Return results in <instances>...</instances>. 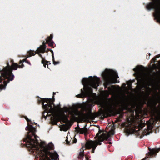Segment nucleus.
Wrapping results in <instances>:
<instances>
[{"label":"nucleus","mask_w":160,"mask_h":160,"mask_svg":"<svg viewBox=\"0 0 160 160\" xmlns=\"http://www.w3.org/2000/svg\"><path fill=\"white\" fill-rule=\"evenodd\" d=\"M132 84V82H130V83H129L128 84L130 85H131Z\"/></svg>","instance_id":"nucleus-42"},{"label":"nucleus","mask_w":160,"mask_h":160,"mask_svg":"<svg viewBox=\"0 0 160 160\" xmlns=\"http://www.w3.org/2000/svg\"><path fill=\"white\" fill-rule=\"evenodd\" d=\"M85 158L87 160H88L89 159V158H90V156H89L88 157L87 156V155L86 154V155H85Z\"/></svg>","instance_id":"nucleus-27"},{"label":"nucleus","mask_w":160,"mask_h":160,"mask_svg":"<svg viewBox=\"0 0 160 160\" xmlns=\"http://www.w3.org/2000/svg\"><path fill=\"white\" fill-rule=\"evenodd\" d=\"M50 152L52 155L48 153L43 154L40 156H36L35 159L36 160H58V155L56 152L53 153L50 151Z\"/></svg>","instance_id":"nucleus-6"},{"label":"nucleus","mask_w":160,"mask_h":160,"mask_svg":"<svg viewBox=\"0 0 160 160\" xmlns=\"http://www.w3.org/2000/svg\"><path fill=\"white\" fill-rule=\"evenodd\" d=\"M121 121V119H120V118H118L117 119L115 122H120Z\"/></svg>","instance_id":"nucleus-30"},{"label":"nucleus","mask_w":160,"mask_h":160,"mask_svg":"<svg viewBox=\"0 0 160 160\" xmlns=\"http://www.w3.org/2000/svg\"><path fill=\"white\" fill-rule=\"evenodd\" d=\"M137 68H138V70H140V69H140V68L139 67V66H137Z\"/></svg>","instance_id":"nucleus-36"},{"label":"nucleus","mask_w":160,"mask_h":160,"mask_svg":"<svg viewBox=\"0 0 160 160\" xmlns=\"http://www.w3.org/2000/svg\"><path fill=\"white\" fill-rule=\"evenodd\" d=\"M137 132V133L138 134V131H137L135 130H134L133 131V132Z\"/></svg>","instance_id":"nucleus-33"},{"label":"nucleus","mask_w":160,"mask_h":160,"mask_svg":"<svg viewBox=\"0 0 160 160\" xmlns=\"http://www.w3.org/2000/svg\"><path fill=\"white\" fill-rule=\"evenodd\" d=\"M133 70L135 71H136V69L135 68H134L133 69Z\"/></svg>","instance_id":"nucleus-41"},{"label":"nucleus","mask_w":160,"mask_h":160,"mask_svg":"<svg viewBox=\"0 0 160 160\" xmlns=\"http://www.w3.org/2000/svg\"><path fill=\"white\" fill-rule=\"evenodd\" d=\"M102 76L105 80L104 85L105 88L112 84L119 82L117 80L119 78L117 72L112 70L106 69L102 73Z\"/></svg>","instance_id":"nucleus-4"},{"label":"nucleus","mask_w":160,"mask_h":160,"mask_svg":"<svg viewBox=\"0 0 160 160\" xmlns=\"http://www.w3.org/2000/svg\"><path fill=\"white\" fill-rule=\"evenodd\" d=\"M94 141L95 142V143L96 144H98V145H101V143H100L101 142H99L98 140L97 141Z\"/></svg>","instance_id":"nucleus-26"},{"label":"nucleus","mask_w":160,"mask_h":160,"mask_svg":"<svg viewBox=\"0 0 160 160\" xmlns=\"http://www.w3.org/2000/svg\"><path fill=\"white\" fill-rule=\"evenodd\" d=\"M142 136H141V138H142Z\"/></svg>","instance_id":"nucleus-44"},{"label":"nucleus","mask_w":160,"mask_h":160,"mask_svg":"<svg viewBox=\"0 0 160 160\" xmlns=\"http://www.w3.org/2000/svg\"><path fill=\"white\" fill-rule=\"evenodd\" d=\"M46 47L43 46V45H40L39 47L35 51V53H44L46 52Z\"/></svg>","instance_id":"nucleus-13"},{"label":"nucleus","mask_w":160,"mask_h":160,"mask_svg":"<svg viewBox=\"0 0 160 160\" xmlns=\"http://www.w3.org/2000/svg\"><path fill=\"white\" fill-rule=\"evenodd\" d=\"M49 62L47 64H46V65H47V68H49H49L48 67V65L49 64H51V63H50V62H49Z\"/></svg>","instance_id":"nucleus-32"},{"label":"nucleus","mask_w":160,"mask_h":160,"mask_svg":"<svg viewBox=\"0 0 160 160\" xmlns=\"http://www.w3.org/2000/svg\"><path fill=\"white\" fill-rule=\"evenodd\" d=\"M26 62L27 63L29 64L30 65H31L30 62L28 60H27L26 61Z\"/></svg>","instance_id":"nucleus-31"},{"label":"nucleus","mask_w":160,"mask_h":160,"mask_svg":"<svg viewBox=\"0 0 160 160\" xmlns=\"http://www.w3.org/2000/svg\"><path fill=\"white\" fill-rule=\"evenodd\" d=\"M73 143H76L77 142V140L76 138H74L73 139Z\"/></svg>","instance_id":"nucleus-29"},{"label":"nucleus","mask_w":160,"mask_h":160,"mask_svg":"<svg viewBox=\"0 0 160 160\" xmlns=\"http://www.w3.org/2000/svg\"><path fill=\"white\" fill-rule=\"evenodd\" d=\"M53 37V35L51 34L47 38H46V43L48 44L49 46L51 47L52 48H54V42L52 40Z\"/></svg>","instance_id":"nucleus-11"},{"label":"nucleus","mask_w":160,"mask_h":160,"mask_svg":"<svg viewBox=\"0 0 160 160\" xmlns=\"http://www.w3.org/2000/svg\"><path fill=\"white\" fill-rule=\"evenodd\" d=\"M114 134V132H112V133H111V134L112 135H113V134Z\"/></svg>","instance_id":"nucleus-38"},{"label":"nucleus","mask_w":160,"mask_h":160,"mask_svg":"<svg viewBox=\"0 0 160 160\" xmlns=\"http://www.w3.org/2000/svg\"><path fill=\"white\" fill-rule=\"evenodd\" d=\"M98 146V144L95 143V142L92 140L87 142L85 145V150L90 149L92 148L91 151V153H93L94 151Z\"/></svg>","instance_id":"nucleus-7"},{"label":"nucleus","mask_w":160,"mask_h":160,"mask_svg":"<svg viewBox=\"0 0 160 160\" xmlns=\"http://www.w3.org/2000/svg\"><path fill=\"white\" fill-rule=\"evenodd\" d=\"M46 42H45L44 41L42 42V44L41 45H43V46L47 47L46 45V44L47 43H46V40L45 39Z\"/></svg>","instance_id":"nucleus-24"},{"label":"nucleus","mask_w":160,"mask_h":160,"mask_svg":"<svg viewBox=\"0 0 160 160\" xmlns=\"http://www.w3.org/2000/svg\"><path fill=\"white\" fill-rule=\"evenodd\" d=\"M48 51H50V52H51L52 57H53L54 53H53V51H52V49H50L48 48L47 49V50H46L45 52H48Z\"/></svg>","instance_id":"nucleus-20"},{"label":"nucleus","mask_w":160,"mask_h":160,"mask_svg":"<svg viewBox=\"0 0 160 160\" xmlns=\"http://www.w3.org/2000/svg\"><path fill=\"white\" fill-rule=\"evenodd\" d=\"M57 122L56 121H55L54 122V123L55 124H57Z\"/></svg>","instance_id":"nucleus-40"},{"label":"nucleus","mask_w":160,"mask_h":160,"mask_svg":"<svg viewBox=\"0 0 160 160\" xmlns=\"http://www.w3.org/2000/svg\"><path fill=\"white\" fill-rule=\"evenodd\" d=\"M21 65H19L18 68H22L24 67V64L22 63H21Z\"/></svg>","instance_id":"nucleus-25"},{"label":"nucleus","mask_w":160,"mask_h":160,"mask_svg":"<svg viewBox=\"0 0 160 160\" xmlns=\"http://www.w3.org/2000/svg\"><path fill=\"white\" fill-rule=\"evenodd\" d=\"M123 114H120L119 115V117H118L119 118H120V119H121L123 117Z\"/></svg>","instance_id":"nucleus-28"},{"label":"nucleus","mask_w":160,"mask_h":160,"mask_svg":"<svg viewBox=\"0 0 160 160\" xmlns=\"http://www.w3.org/2000/svg\"><path fill=\"white\" fill-rule=\"evenodd\" d=\"M102 132V131L99 129L98 132L97 133L95 138L97 139L99 142H102L104 140V137L106 136V134L103 133L99 135Z\"/></svg>","instance_id":"nucleus-10"},{"label":"nucleus","mask_w":160,"mask_h":160,"mask_svg":"<svg viewBox=\"0 0 160 160\" xmlns=\"http://www.w3.org/2000/svg\"><path fill=\"white\" fill-rule=\"evenodd\" d=\"M156 60V58H153L152 60H153L154 62Z\"/></svg>","instance_id":"nucleus-34"},{"label":"nucleus","mask_w":160,"mask_h":160,"mask_svg":"<svg viewBox=\"0 0 160 160\" xmlns=\"http://www.w3.org/2000/svg\"><path fill=\"white\" fill-rule=\"evenodd\" d=\"M79 112L78 110H77L73 112H70V114L72 115L73 118H75L76 116L79 115Z\"/></svg>","instance_id":"nucleus-18"},{"label":"nucleus","mask_w":160,"mask_h":160,"mask_svg":"<svg viewBox=\"0 0 160 160\" xmlns=\"http://www.w3.org/2000/svg\"><path fill=\"white\" fill-rule=\"evenodd\" d=\"M141 66V67H143V66Z\"/></svg>","instance_id":"nucleus-45"},{"label":"nucleus","mask_w":160,"mask_h":160,"mask_svg":"<svg viewBox=\"0 0 160 160\" xmlns=\"http://www.w3.org/2000/svg\"><path fill=\"white\" fill-rule=\"evenodd\" d=\"M24 118L28 122H31V120L29 119L26 116H24Z\"/></svg>","instance_id":"nucleus-23"},{"label":"nucleus","mask_w":160,"mask_h":160,"mask_svg":"<svg viewBox=\"0 0 160 160\" xmlns=\"http://www.w3.org/2000/svg\"><path fill=\"white\" fill-rule=\"evenodd\" d=\"M84 148H85V146H83L82 148L80 150V152L78 156V157L79 159H82L83 158L84 156V150L85 149H83Z\"/></svg>","instance_id":"nucleus-15"},{"label":"nucleus","mask_w":160,"mask_h":160,"mask_svg":"<svg viewBox=\"0 0 160 160\" xmlns=\"http://www.w3.org/2000/svg\"><path fill=\"white\" fill-rule=\"evenodd\" d=\"M104 113V112H102V113L103 114H104V113Z\"/></svg>","instance_id":"nucleus-43"},{"label":"nucleus","mask_w":160,"mask_h":160,"mask_svg":"<svg viewBox=\"0 0 160 160\" xmlns=\"http://www.w3.org/2000/svg\"><path fill=\"white\" fill-rule=\"evenodd\" d=\"M111 134L108 133L107 134H106V136L104 137V140H106L109 141V144H111L112 142L110 141H111Z\"/></svg>","instance_id":"nucleus-17"},{"label":"nucleus","mask_w":160,"mask_h":160,"mask_svg":"<svg viewBox=\"0 0 160 160\" xmlns=\"http://www.w3.org/2000/svg\"><path fill=\"white\" fill-rule=\"evenodd\" d=\"M28 57H30L32 56H34L36 54V53H35V51L32 50H30L28 51ZM37 54H38L39 56L42 59L41 63L43 64L44 67L45 68L46 67V64L49 62L48 61L45 60V59L43 57L42 55L40 53H37Z\"/></svg>","instance_id":"nucleus-8"},{"label":"nucleus","mask_w":160,"mask_h":160,"mask_svg":"<svg viewBox=\"0 0 160 160\" xmlns=\"http://www.w3.org/2000/svg\"><path fill=\"white\" fill-rule=\"evenodd\" d=\"M69 117V115H67L63 113L60 116V118L61 120L65 124L69 122L68 118Z\"/></svg>","instance_id":"nucleus-12"},{"label":"nucleus","mask_w":160,"mask_h":160,"mask_svg":"<svg viewBox=\"0 0 160 160\" xmlns=\"http://www.w3.org/2000/svg\"><path fill=\"white\" fill-rule=\"evenodd\" d=\"M7 66L4 67L2 70H0V83L4 80L3 82L4 84L0 85L1 89L5 88L6 86L10 81H12L14 78V76L12 73L11 66L9 64L8 62L7 63Z\"/></svg>","instance_id":"nucleus-3"},{"label":"nucleus","mask_w":160,"mask_h":160,"mask_svg":"<svg viewBox=\"0 0 160 160\" xmlns=\"http://www.w3.org/2000/svg\"><path fill=\"white\" fill-rule=\"evenodd\" d=\"M86 126L87 125L86 124L84 128H80L78 124L77 127L75 128L77 133H79L80 134H84L85 136H86L88 134V130L86 128Z\"/></svg>","instance_id":"nucleus-9"},{"label":"nucleus","mask_w":160,"mask_h":160,"mask_svg":"<svg viewBox=\"0 0 160 160\" xmlns=\"http://www.w3.org/2000/svg\"><path fill=\"white\" fill-rule=\"evenodd\" d=\"M11 61L12 62V64L11 65L12 73V70H17L18 68L19 65H18V64L17 63L13 62V60H11Z\"/></svg>","instance_id":"nucleus-16"},{"label":"nucleus","mask_w":160,"mask_h":160,"mask_svg":"<svg viewBox=\"0 0 160 160\" xmlns=\"http://www.w3.org/2000/svg\"><path fill=\"white\" fill-rule=\"evenodd\" d=\"M160 56V55H158L156 56V58H158Z\"/></svg>","instance_id":"nucleus-37"},{"label":"nucleus","mask_w":160,"mask_h":160,"mask_svg":"<svg viewBox=\"0 0 160 160\" xmlns=\"http://www.w3.org/2000/svg\"><path fill=\"white\" fill-rule=\"evenodd\" d=\"M66 143H67V144H69V142L68 141V139H66Z\"/></svg>","instance_id":"nucleus-35"},{"label":"nucleus","mask_w":160,"mask_h":160,"mask_svg":"<svg viewBox=\"0 0 160 160\" xmlns=\"http://www.w3.org/2000/svg\"><path fill=\"white\" fill-rule=\"evenodd\" d=\"M26 130H28L27 135L26 138L23 140L25 143L23 144L21 142V147H26L30 153L36 156H40L43 154L48 153L52 154L50 152L49 150H52L54 149V146L52 142L49 143L47 145L45 142H41L40 144L37 139L38 137L35 134L36 128L34 127L31 125H29L26 127Z\"/></svg>","instance_id":"nucleus-1"},{"label":"nucleus","mask_w":160,"mask_h":160,"mask_svg":"<svg viewBox=\"0 0 160 160\" xmlns=\"http://www.w3.org/2000/svg\"><path fill=\"white\" fill-rule=\"evenodd\" d=\"M89 78H83L82 79V83L84 86L83 89H81V92L84 96L86 97L89 94L92 93L93 90L92 87L97 89L99 85L100 79L98 78L92 76L89 77Z\"/></svg>","instance_id":"nucleus-2"},{"label":"nucleus","mask_w":160,"mask_h":160,"mask_svg":"<svg viewBox=\"0 0 160 160\" xmlns=\"http://www.w3.org/2000/svg\"><path fill=\"white\" fill-rule=\"evenodd\" d=\"M149 134V132H147V133L146 134H145V135H147Z\"/></svg>","instance_id":"nucleus-39"},{"label":"nucleus","mask_w":160,"mask_h":160,"mask_svg":"<svg viewBox=\"0 0 160 160\" xmlns=\"http://www.w3.org/2000/svg\"><path fill=\"white\" fill-rule=\"evenodd\" d=\"M55 94V92H53L52 99L41 98L40 100L38 101V103H41L43 108L46 111L51 112L52 110V105H54L53 102L55 100L54 97Z\"/></svg>","instance_id":"nucleus-5"},{"label":"nucleus","mask_w":160,"mask_h":160,"mask_svg":"<svg viewBox=\"0 0 160 160\" xmlns=\"http://www.w3.org/2000/svg\"><path fill=\"white\" fill-rule=\"evenodd\" d=\"M87 115L89 118L92 120H94L97 116L96 113H92L91 109L89 110V112Z\"/></svg>","instance_id":"nucleus-14"},{"label":"nucleus","mask_w":160,"mask_h":160,"mask_svg":"<svg viewBox=\"0 0 160 160\" xmlns=\"http://www.w3.org/2000/svg\"><path fill=\"white\" fill-rule=\"evenodd\" d=\"M52 60L53 61V64L54 65H56L60 63V62L59 61H58L56 62L55 61L54 56H53V57H52Z\"/></svg>","instance_id":"nucleus-19"},{"label":"nucleus","mask_w":160,"mask_h":160,"mask_svg":"<svg viewBox=\"0 0 160 160\" xmlns=\"http://www.w3.org/2000/svg\"><path fill=\"white\" fill-rule=\"evenodd\" d=\"M26 58L22 60H20L19 62V64H20L21 63H22L23 62H26V61L27 60Z\"/></svg>","instance_id":"nucleus-22"},{"label":"nucleus","mask_w":160,"mask_h":160,"mask_svg":"<svg viewBox=\"0 0 160 160\" xmlns=\"http://www.w3.org/2000/svg\"><path fill=\"white\" fill-rule=\"evenodd\" d=\"M77 97L79 98H82L84 97H86V96H84L83 94L81 92V94H79L76 96Z\"/></svg>","instance_id":"nucleus-21"}]
</instances>
